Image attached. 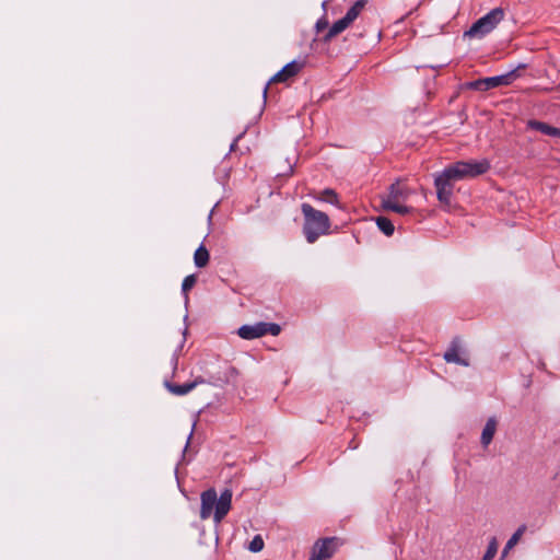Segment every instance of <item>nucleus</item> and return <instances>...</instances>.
Returning a JSON list of instances; mask_svg holds the SVG:
<instances>
[{
    "instance_id": "2f4dec72",
    "label": "nucleus",
    "mask_w": 560,
    "mask_h": 560,
    "mask_svg": "<svg viewBox=\"0 0 560 560\" xmlns=\"http://www.w3.org/2000/svg\"><path fill=\"white\" fill-rule=\"evenodd\" d=\"M230 371L235 373L237 370L235 368H230Z\"/></svg>"
},
{
    "instance_id": "dca6fc26",
    "label": "nucleus",
    "mask_w": 560,
    "mask_h": 560,
    "mask_svg": "<svg viewBox=\"0 0 560 560\" xmlns=\"http://www.w3.org/2000/svg\"><path fill=\"white\" fill-rule=\"evenodd\" d=\"M350 24L341 18L340 20L336 21L330 28L328 30L327 34L324 36V42H329L331 38L343 32Z\"/></svg>"
},
{
    "instance_id": "bb28decb",
    "label": "nucleus",
    "mask_w": 560,
    "mask_h": 560,
    "mask_svg": "<svg viewBox=\"0 0 560 560\" xmlns=\"http://www.w3.org/2000/svg\"><path fill=\"white\" fill-rule=\"evenodd\" d=\"M378 208L385 209V197L384 196H380V198H378Z\"/></svg>"
},
{
    "instance_id": "4468645a",
    "label": "nucleus",
    "mask_w": 560,
    "mask_h": 560,
    "mask_svg": "<svg viewBox=\"0 0 560 560\" xmlns=\"http://www.w3.org/2000/svg\"><path fill=\"white\" fill-rule=\"evenodd\" d=\"M495 430H497V420L493 417H491L487 420V422L483 427L482 433H481L480 442L483 447H487L491 443V441L494 436Z\"/></svg>"
},
{
    "instance_id": "a878e982",
    "label": "nucleus",
    "mask_w": 560,
    "mask_h": 560,
    "mask_svg": "<svg viewBox=\"0 0 560 560\" xmlns=\"http://www.w3.org/2000/svg\"><path fill=\"white\" fill-rule=\"evenodd\" d=\"M394 231H395L394 223L387 219V237L393 235Z\"/></svg>"
},
{
    "instance_id": "cd10ccee",
    "label": "nucleus",
    "mask_w": 560,
    "mask_h": 560,
    "mask_svg": "<svg viewBox=\"0 0 560 560\" xmlns=\"http://www.w3.org/2000/svg\"><path fill=\"white\" fill-rule=\"evenodd\" d=\"M349 447L355 450L358 447V444L354 443V440H352L350 443H349Z\"/></svg>"
},
{
    "instance_id": "f3484780",
    "label": "nucleus",
    "mask_w": 560,
    "mask_h": 560,
    "mask_svg": "<svg viewBox=\"0 0 560 560\" xmlns=\"http://www.w3.org/2000/svg\"><path fill=\"white\" fill-rule=\"evenodd\" d=\"M209 259H210V255H209V252L208 249L206 248L205 245H200L195 254H194V261H195V265L198 267V268H203L206 267L208 264H209Z\"/></svg>"
},
{
    "instance_id": "412c9836",
    "label": "nucleus",
    "mask_w": 560,
    "mask_h": 560,
    "mask_svg": "<svg viewBox=\"0 0 560 560\" xmlns=\"http://www.w3.org/2000/svg\"><path fill=\"white\" fill-rule=\"evenodd\" d=\"M464 89L466 90H474V91H487L486 84H485V78L469 81L464 84Z\"/></svg>"
},
{
    "instance_id": "6e6552de",
    "label": "nucleus",
    "mask_w": 560,
    "mask_h": 560,
    "mask_svg": "<svg viewBox=\"0 0 560 560\" xmlns=\"http://www.w3.org/2000/svg\"><path fill=\"white\" fill-rule=\"evenodd\" d=\"M526 65H520L516 69H513L504 74L485 78L487 91L503 85H510L515 79L520 77L518 69H524Z\"/></svg>"
},
{
    "instance_id": "20e7f679",
    "label": "nucleus",
    "mask_w": 560,
    "mask_h": 560,
    "mask_svg": "<svg viewBox=\"0 0 560 560\" xmlns=\"http://www.w3.org/2000/svg\"><path fill=\"white\" fill-rule=\"evenodd\" d=\"M505 12L502 8H494L489 13L478 19L469 30L464 33V37H483L504 19Z\"/></svg>"
},
{
    "instance_id": "c85d7f7f",
    "label": "nucleus",
    "mask_w": 560,
    "mask_h": 560,
    "mask_svg": "<svg viewBox=\"0 0 560 560\" xmlns=\"http://www.w3.org/2000/svg\"><path fill=\"white\" fill-rule=\"evenodd\" d=\"M191 435H192V432H190V434H189V436H188V439H187V442H186V445H185V450H186V448L188 447V445H189V441H190V439H191Z\"/></svg>"
},
{
    "instance_id": "b1692460",
    "label": "nucleus",
    "mask_w": 560,
    "mask_h": 560,
    "mask_svg": "<svg viewBox=\"0 0 560 560\" xmlns=\"http://www.w3.org/2000/svg\"><path fill=\"white\" fill-rule=\"evenodd\" d=\"M375 222H376L377 228L380 229V231L385 234V215H378L375 219Z\"/></svg>"
},
{
    "instance_id": "f257e3e1",
    "label": "nucleus",
    "mask_w": 560,
    "mask_h": 560,
    "mask_svg": "<svg viewBox=\"0 0 560 560\" xmlns=\"http://www.w3.org/2000/svg\"><path fill=\"white\" fill-rule=\"evenodd\" d=\"M490 164L487 160L482 161H459L445 167L442 173L435 176L434 186L436 196L441 203L451 205L454 182L465 178H472L487 173Z\"/></svg>"
},
{
    "instance_id": "1a4fd4ad",
    "label": "nucleus",
    "mask_w": 560,
    "mask_h": 560,
    "mask_svg": "<svg viewBox=\"0 0 560 560\" xmlns=\"http://www.w3.org/2000/svg\"><path fill=\"white\" fill-rule=\"evenodd\" d=\"M462 350L460 339L458 337L453 338L450 343V347L445 351L443 358L447 363H456L463 366L469 365V360L460 357L459 352Z\"/></svg>"
},
{
    "instance_id": "aec40b11",
    "label": "nucleus",
    "mask_w": 560,
    "mask_h": 560,
    "mask_svg": "<svg viewBox=\"0 0 560 560\" xmlns=\"http://www.w3.org/2000/svg\"><path fill=\"white\" fill-rule=\"evenodd\" d=\"M498 552V542L495 538H492L488 545V548L481 560H493Z\"/></svg>"
},
{
    "instance_id": "473e14b6",
    "label": "nucleus",
    "mask_w": 560,
    "mask_h": 560,
    "mask_svg": "<svg viewBox=\"0 0 560 560\" xmlns=\"http://www.w3.org/2000/svg\"><path fill=\"white\" fill-rule=\"evenodd\" d=\"M326 4H327V1H324L322 4L324 9L326 8Z\"/></svg>"
},
{
    "instance_id": "39448f33",
    "label": "nucleus",
    "mask_w": 560,
    "mask_h": 560,
    "mask_svg": "<svg viewBox=\"0 0 560 560\" xmlns=\"http://www.w3.org/2000/svg\"><path fill=\"white\" fill-rule=\"evenodd\" d=\"M281 327L276 323L259 322L254 325H243L238 328L237 335L245 340L260 338L267 334L278 336Z\"/></svg>"
},
{
    "instance_id": "ddd939ff",
    "label": "nucleus",
    "mask_w": 560,
    "mask_h": 560,
    "mask_svg": "<svg viewBox=\"0 0 560 560\" xmlns=\"http://www.w3.org/2000/svg\"><path fill=\"white\" fill-rule=\"evenodd\" d=\"M527 127L533 130H537L544 135L560 138V129L548 125L547 122L539 120H528Z\"/></svg>"
},
{
    "instance_id": "7c9ffc66",
    "label": "nucleus",
    "mask_w": 560,
    "mask_h": 560,
    "mask_svg": "<svg viewBox=\"0 0 560 560\" xmlns=\"http://www.w3.org/2000/svg\"><path fill=\"white\" fill-rule=\"evenodd\" d=\"M237 139L231 144V150H234Z\"/></svg>"
},
{
    "instance_id": "a211bd4d",
    "label": "nucleus",
    "mask_w": 560,
    "mask_h": 560,
    "mask_svg": "<svg viewBox=\"0 0 560 560\" xmlns=\"http://www.w3.org/2000/svg\"><path fill=\"white\" fill-rule=\"evenodd\" d=\"M525 530V526H521L512 536L511 538L508 540L505 547H504V550H503V555H506L509 549L513 548L517 541L520 540L521 536L523 535Z\"/></svg>"
},
{
    "instance_id": "9d476101",
    "label": "nucleus",
    "mask_w": 560,
    "mask_h": 560,
    "mask_svg": "<svg viewBox=\"0 0 560 560\" xmlns=\"http://www.w3.org/2000/svg\"><path fill=\"white\" fill-rule=\"evenodd\" d=\"M232 502V492L225 489L220 498L217 497L215 510L213 514L214 522L220 523L224 516L229 513Z\"/></svg>"
},
{
    "instance_id": "0eeeda50",
    "label": "nucleus",
    "mask_w": 560,
    "mask_h": 560,
    "mask_svg": "<svg viewBox=\"0 0 560 560\" xmlns=\"http://www.w3.org/2000/svg\"><path fill=\"white\" fill-rule=\"evenodd\" d=\"M303 67V63L301 62H298L295 60L287 63L280 71H278L270 80L269 82L267 83V85L265 86L264 91H262V94H264V97L266 98L267 97V93H268V86L269 84L271 83H278V82H285L287 80H289L290 78H293L295 77L302 69Z\"/></svg>"
},
{
    "instance_id": "4be33fe9",
    "label": "nucleus",
    "mask_w": 560,
    "mask_h": 560,
    "mask_svg": "<svg viewBox=\"0 0 560 560\" xmlns=\"http://www.w3.org/2000/svg\"><path fill=\"white\" fill-rule=\"evenodd\" d=\"M320 200H324L332 205H337L338 196L335 190L327 188L322 192Z\"/></svg>"
},
{
    "instance_id": "393cba45",
    "label": "nucleus",
    "mask_w": 560,
    "mask_h": 560,
    "mask_svg": "<svg viewBox=\"0 0 560 560\" xmlns=\"http://www.w3.org/2000/svg\"><path fill=\"white\" fill-rule=\"evenodd\" d=\"M328 25V22L325 19H320L316 23L317 32H320L322 30L326 28Z\"/></svg>"
},
{
    "instance_id": "423d86ee",
    "label": "nucleus",
    "mask_w": 560,
    "mask_h": 560,
    "mask_svg": "<svg viewBox=\"0 0 560 560\" xmlns=\"http://www.w3.org/2000/svg\"><path fill=\"white\" fill-rule=\"evenodd\" d=\"M336 537L323 538L315 542L310 560H327L332 557L337 548Z\"/></svg>"
},
{
    "instance_id": "6ab92c4d",
    "label": "nucleus",
    "mask_w": 560,
    "mask_h": 560,
    "mask_svg": "<svg viewBox=\"0 0 560 560\" xmlns=\"http://www.w3.org/2000/svg\"><path fill=\"white\" fill-rule=\"evenodd\" d=\"M196 282H197V277L195 275H189L184 279V281L182 283V291L185 294L186 300H188V295H187L188 291L194 288Z\"/></svg>"
},
{
    "instance_id": "2eb2a0df",
    "label": "nucleus",
    "mask_w": 560,
    "mask_h": 560,
    "mask_svg": "<svg viewBox=\"0 0 560 560\" xmlns=\"http://www.w3.org/2000/svg\"><path fill=\"white\" fill-rule=\"evenodd\" d=\"M366 3L368 0H358L354 2V4L347 11L346 15L343 16L348 24H351L360 15Z\"/></svg>"
},
{
    "instance_id": "7ed1b4c3",
    "label": "nucleus",
    "mask_w": 560,
    "mask_h": 560,
    "mask_svg": "<svg viewBox=\"0 0 560 560\" xmlns=\"http://www.w3.org/2000/svg\"><path fill=\"white\" fill-rule=\"evenodd\" d=\"M411 195V189L407 186L404 179H396L390 184L387 191V211H394L398 214L405 215L413 211L412 207L406 205Z\"/></svg>"
},
{
    "instance_id": "9b49d317",
    "label": "nucleus",
    "mask_w": 560,
    "mask_h": 560,
    "mask_svg": "<svg viewBox=\"0 0 560 560\" xmlns=\"http://www.w3.org/2000/svg\"><path fill=\"white\" fill-rule=\"evenodd\" d=\"M217 492L214 489H208L201 494L200 517L207 520L211 516L213 508H215Z\"/></svg>"
},
{
    "instance_id": "c756f323",
    "label": "nucleus",
    "mask_w": 560,
    "mask_h": 560,
    "mask_svg": "<svg viewBox=\"0 0 560 560\" xmlns=\"http://www.w3.org/2000/svg\"><path fill=\"white\" fill-rule=\"evenodd\" d=\"M173 364H174V369H176V365H177V358H173Z\"/></svg>"
},
{
    "instance_id": "5701e85b",
    "label": "nucleus",
    "mask_w": 560,
    "mask_h": 560,
    "mask_svg": "<svg viewBox=\"0 0 560 560\" xmlns=\"http://www.w3.org/2000/svg\"><path fill=\"white\" fill-rule=\"evenodd\" d=\"M264 548V540L260 535H256L249 542L248 549L252 552H259Z\"/></svg>"
},
{
    "instance_id": "f03ea898",
    "label": "nucleus",
    "mask_w": 560,
    "mask_h": 560,
    "mask_svg": "<svg viewBox=\"0 0 560 560\" xmlns=\"http://www.w3.org/2000/svg\"><path fill=\"white\" fill-rule=\"evenodd\" d=\"M304 215L303 233L308 243H314L320 235L327 234L330 229L329 217L319 210H316L308 203L301 207Z\"/></svg>"
},
{
    "instance_id": "f8f14e48",
    "label": "nucleus",
    "mask_w": 560,
    "mask_h": 560,
    "mask_svg": "<svg viewBox=\"0 0 560 560\" xmlns=\"http://www.w3.org/2000/svg\"><path fill=\"white\" fill-rule=\"evenodd\" d=\"M205 383H206V381L201 376H199V377H196L192 382L185 383L182 385L171 383L168 381H165L164 385L168 389V392H171L172 394H174L176 396H183V395L188 394L190 390H192L199 384H205Z\"/></svg>"
}]
</instances>
